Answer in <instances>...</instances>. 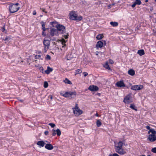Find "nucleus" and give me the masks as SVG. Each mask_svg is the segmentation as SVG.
<instances>
[{"label": "nucleus", "instance_id": "1", "mask_svg": "<svg viewBox=\"0 0 156 156\" xmlns=\"http://www.w3.org/2000/svg\"><path fill=\"white\" fill-rule=\"evenodd\" d=\"M19 5L18 3L15 4H10L9 6V10L10 13H13L17 12L20 8V7L18 6Z\"/></svg>", "mask_w": 156, "mask_h": 156}, {"label": "nucleus", "instance_id": "2", "mask_svg": "<svg viewBox=\"0 0 156 156\" xmlns=\"http://www.w3.org/2000/svg\"><path fill=\"white\" fill-rule=\"evenodd\" d=\"M69 16L70 20H76L77 21L81 20L83 18L82 16H77V14L74 11H72L70 13Z\"/></svg>", "mask_w": 156, "mask_h": 156}, {"label": "nucleus", "instance_id": "3", "mask_svg": "<svg viewBox=\"0 0 156 156\" xmlns=\"http://www.w3.org/2000/svg\"><path fill=\"white\" fill-rule=\"evenodd\" d=\"M73 113L76 115H81L83 113V111L79 109L78 106V105L76 104L74 108H73Z\"/></svg>", "mask_w": 156, "mask_h": 156}, {"label": "nucleus", "instance_id": "4", "mask_svg": "<svg viewBox=\"0 0 156 156\" xmlns=\"http://www.w3.org/2000/svg\"><path fill=\"white\" fill-rule=\"evenodd\" d=\"M57 30L58 33L63 34L66 32L65 27L62 25L58 24L57 26Z\"/></svg>", "mask_w": 156, "mask_h": 156}, {"label": "nucleus", "instance_id": "5", "mask_svg": "<svg viewBox=\"0 0 156 156\" xmlns=\"http://www.w3.org/2000/svg\"><path fill=\"white\" fill-rule=\"evenodd\" d=\"M43 43L44 46V52H46L47 51L49 48L50 44V41L48 40L44 39Z\"/></svg>", "mask_w": 156, "mask_h": 156}, {"label": "nucleus", "instance_id": "6", "mask_svg": "<svg viewBox=\"0 0 156 156\" xmlns=\"http://www.w3.org/2000/svg\"><path fill=\"white\" fill-rule=\"evenodd\" d=\"M143 87V86L142 85H136L132 86L131 87V89L132 90H138L142 89Z\"/></svg>", "mask_w": 156, "mask_h": 156}, {"label": "nucleus", "instance_id": "7", "mask_svg": "<svg viewBox=\"0 0 156 156\" xmlns=\"http://www.w3.org/2000/svg\"><path fill=\"white\" fill-rule=\"evenodd\" d=\"M58 33L57 29L55 28H52L51 30L50 35L51 36H53L55 35H58Z\"/></svg>", "mask_w": 156, "mask_h": 156}, {"label": "nucleus", "instance_id": "8", "mask_svg": "<svg viewBox=\"0 0 156 156\" xmlns=\"http://www.w3.org/2000/svg\"><path fill=\"white\" fill-rule=\"evenodd\" d=\"M148 139L150 142H154L156 140V136L155 135L150 134L148 136Z\"/></svg>", "mask_w": 156, "mask_h": 156}, {"label": "nucleus", "instance_id": "9", "mask_svg": "<svg viewBox=\"0 0 156 156\" xmlns=\"http://www.w3.org/2000/svg\"><path fill=\"white\" fill-rule=\"evenodd\" d=\"M115 151L117 152L121 155H123L126 153V152L123 151L122 148L118 147L115 148Z\"/></svg>", "mask_w": 156, "mask_h": 156}, {"label": "nucleus", "instance_id": "10", "mask_svg": "<svg viewBox=\"0 0 156 156\" xmlns=\"http://www.w3.org/2000/svg\"><path fill=\"white\" fill-rule=\"evenodd\" d=\"M88 89L91 91H97L99 88L96 86L91 85L89 87Z\"/></svg>", "mask_w": 156, "mask_h": 156}, {"label": "nucleus", "instance_id": "11", "mask_svg": "<svg viewBox=\"0 0 156 156\" xmlns=\"http://www.w3.org/2000/svg\"><path fill=\"white\" fill-rule=\"evenodd\" d=\"M130 97L129 95H128L125 98L123 101L125 103L129 104L132 102L130 99Z\"/></svg>", "mask_w": 156, "mask_h": 156}, {"label": "nucleus", "instance_id": "12", "mask_svg": "<svg viewBox=\"0 0 156 156\" xmlns=\"http://www.w3.org/2000/svg\"><path fill=\"white\" fill-rule=\"evenodd\" d=\"M46 144V143H45L43 141H39L37 143V144L40 147H43L45 144Z\"/></svg>", "mask_w": 156, "mask_h": 156}, {"label": "nucleus", "instance_id": "13", "mask_svg": "<svg viewBox=\"0 0 156 156\" xmlns=\"http://www.w3.org/2000/svg\"><path fill=\"white\" fill-rule=\"evenodd\" d=\"M116 85L118 87H125V85L123 81H120L116 83Z\"/></svg>", "mask_w": 156, "mask_h": 156}, {"label": "nucleus", "instance_id": "14", "mask_svg": "<svg viewBox=\"0 0 156 156\" xmlns=\"http://www.w3.org/2000/svg\"><path fill=\"white\" fill-rule=\"evenodd\" d=\"M45 144V148L48 150H51L53 149L54 147L52 144Z\"/></svg>", "mask_w": 156, "mask_h": 156}, {"label": "nucleus", "instance_id": "15", "mask_svg": "<svg viewBox=\"0 0 156 156\" xmlns=\"http://www.w3.org/2000/svg\"><path fill=\"white\" fill-rule=\"evenodd\" d=\"M141 4V1L140 0H135V2L131 5L132 8H134L136 5H140Z\"/></svg>", "mask_w": 156, "mask_h": 156}, {"label": "nucleus", "instance_id": "16", "mask_svg": "<svg viewBox=\"0 0 156 156\" xmlns=\"http://www.w3.org/2000/svg\"><path fill=\"white\" fill-rule=\"evenodd\" d=\"M103 43L102 41H99L97 42L96 44V48H101L103 47Z\"/></svg>", "mask_w": 156, "mask_h": 156}, {"label": "nucleus", "instance_id": "17", "mask_svg": "<svg viewBox=\"0 0 156 156\" xmlns=\"http://www.w3.org/2000/svg\"><path fill=\"white\" fill-rule=\"evenodd\" d=\"M53 70V69L50 67L49 66L47 67V69L45 71V73L47 74H49Z\"/></svg>", "mask_w": 156, "mask_h": 156}, {"label": "nucleus", "instance_id": "18", "mask_svg": "<svg viewBox=\"0 0 156 156\" xmlns=\"http://www.w3.org/2000/svg\"><path fill=\"white\" fill-rule=\"evenodd\" d=\"M40 23L42 25V29L43 31H45L47 29L45 27V23L43 21H41V22Z\"/></svg>", "mask_w": 156, "mask_h": 156}, {"label": "nucleus", "instance_id": "19", "mask_svg": "<svg viewBox=\"0 0 156 156\" xmlns=\"http://www.w3.org/2000/svg\"><path fill=\"white\" fill-rule=\"evenodd\" d=\"M128 73L131 76H133L135 74V72L134 70L130 69L128 71Z\"/></svg>", "mask_w": 156, "mask_h": 156}, {"label": "nucleus", "instance_id": "20", "mask_svg": "<svg viewBox=\"0 0 156 156\" xmlns=\"http://www.w3.org/2000/svg\"><path fill=\"white\" fill-rule=\"evenodd\" d=\"M123 143L122 141H119L118 144V145L115 147V148H118V147L122 148Z\"/></svg>", "mask_w": 156, "mask_h": 156}, {"label": "nucleus", "instance_id": "21", "mask_svg": "<svg viewBox=\"0 0 156 156\" xmlns=\"http://www.w3.org/2000/svg\"><path fill=\"white\" fill-rule=\"evenodd\" d=\"M150 133H151L152 135H155L156 134V132L154 129H151L149 130L148 132V133L149 134Z\"/></svg>", "mask_w": 156, "mask_h": 156}, {"label": "nucleus", "instance_id": "22", "mask_svg": "<svg viewBox=\"0 0 156 156\" xmlns=\"http://www.w3.org/2000/svg\"><path fill=\"white\" fill-rule=\"evenodd\" d=\"M137 53L140 56H142L144 54V50L141 49L138 51Z\"/></svg>", "mask_w": 156, "mask_h": 156}, {"label": "nucleus", "instance_id": "23", "mask_svg": "<svg viewBox=\"0 0 156 156\" xmlns=\"http://www.w3.org/2000/svg\"><path fill=\"white\" fill-rule=\"evenodd\" d=\"M104 67L106 68V69L109 70H111V69L110 68V67L109 65H108V63L107 62H106L105 64L104 65Z\"/></svg>", "mask_w": 156, "mask_h": 156}, {"label": "nucleus", "instance_id": "24", "mask_svg": "<svg viewBox=\"0 0 156 156\" xmlns=\"http://www.w3.org/2000/svg\"><path fill=\"white\" fill-rule=\"evenodd\" d=\"M130 107L132 109L135 110L136 111H137V109L136 107H135V106L133 104H131L130 105Z\"/></svg>", "mask_w": 156, "mask_h": 156}, {"label": "nucleus", "instance_id": "25", "mask_svg": "<svg viewBox=\"0 0 156 156\" xmlns=\"http://www.w3.org/2000/svg\"><path fill=\"white\" fill-rule=\"evenodd\" d=\"M64 82L65 83H67L69 84H72V82L67 78H66L64 80Z\"/></svg>", "mask_w": 156, "mask_h": 156}, {"label": "nucleus", "instance_id": "26", "mask_svg": "<svg viewBox=\"0 0 156 156\" xmlns=\"http://www.w3.org/2000/svg\"><path fill=\"white\" fill-rule=\"evenodd\" d=\"M110 24L113 27H116L118 25V23L116 22H111L110 23Z\"/></svg>", "mask_w": 156, "mask_h": 156}, {"label": "nucleus", "instance_id": "27", "mask_svg": "<svg viewBox=\"0 0 156 156\" xmlns=\"http://www.w3.org/2000/svg\"><path fill=\"white\" fill-rule=\"evenodd\" d=\"M103 37V35L102 34H99L97 36L96 38H97V39L98 40H101L102 38Z\"/></svg>", "mask_w": 156, "mask_h": 156}, {"label": "nucleus", "instance_id": "28", "mask_svg": "<svg viewBox=\"0 0 156 156\" xmlns=\"http://www.w3.org/2000/svg\"><path fill=\"white\" fill-rule=\"evenodd\" d=\"M55 131L56 134H57V135L58 136H60L61 134V132L60 130L59 129H57Z\"/></svg>", "mask_w": 156, "mask_h": 156}, {"label": "nucleus", "instance_id": "29", "mask_svg": "<svg viewBox=\"0 0 156 156\" xmlns=\"http://www.w3.org/2000/svg\"><path fill=\"white\" fill-rule=\"evenodd\" d=\"M97 126L98 127H100L101 125V123L100 120H98L96 122Z\"/></svg>", "mask_w": 156, "mask_h": 156}, {"label": "nucleus", "instance_id": "30", "mask_svg": "<svg viewBox=\"0 0 156 156\" xmlns=\"http://www.w3.org/2000/svg\"><path fill=\"white\" fill-rule=\"evenodd\" d=\"M63 96L65 97H69V92H66L63 95Z\"/></svg>", "mask_w": 156, "mask_h": 156}, {"label": "nucleus", "instance_id": "31", "mask_svg": "<svg viewBox=\"0 0 156 156\" xmlns=\"http://www.w3.org/2000/svg\"><path fill=\"white\" fill-rule=\"evenodd\" d=\"M48 86V83L46 81H45L44 82V88H47Z\"/></svg>", "mask_w": 156, "mask_h": 156}, {"label": "nucleus", "instance_id": "32", "mask_svg": "<svg viewBox=\"0 0 156 156\" xmlns=\"http://www.w3.org/2000/svg\"><path fill=\"white\" fill-rule=\"evenodd\" d=\"M82 71L80 69H79L76 70V74H79L81 73Z\"/></svg>", "mask_w": 156, "mask_h": 156}, {"label": "nucleus", "instance_id": "33", "mask_svg": "<svg viewBox=\"0 0 156 156\" xmlns=\"http://www.w3.org/2000/svg\"><path fill=\"white\" fill-rule=\"evenodd\" d=\"M151 151L155 153H156V147H154L152 148Z\"/></svg>", "mask_w": 156, "mask_h": 156}, {"label": "nucleus", "instance_id": "34", "mask_svg": "<svg viewBox=\"0 0 156 156\" xmlns=\"http://www.w3.org/2000/svg\"><path fill=\"white\" fill-rule=\"evenodd\" d=\"M48 125L51 126L52 128H54L55 126V124L52 123H49Z\"/></svg>", "mask_w": 156, "mask_h": 156}, {"label": "nucleus", "instance_id": "35", "mask_svg": "<svg viewBox=\"0 0 156 156\" xmlns=\"http://www.w3.org/2000/svg\"><path fill=\"white\" fill-rule=\"evenodd\" d=\"M52 135L53 136H55L56 134V131L54 129H53L52 130Z\"/></svg>", "mask_w": 156, "mask_h": 156}, {"label": "nucleus", "instance_id": "36", "mask_svg": "<svg viewBox=\"0 0 156 156\" xmlns=\"http://www.w3.org/2000/svg\"><path fill=\"white\" fill-rule=\"evenodd\" d=\"M108 156H119L117 154L114 153L113 154H110Z\"/></svg>", "mask_w": 156, "mask_h": 156}, {"label": "nucleus", "instance_id": "37", "mask_svg": "<svg viewBox=\"0 0 156 156\" xmlns=\"http://www.w3.org/2000/svg\"><path fill=\"white\" fill-rule=\"evenodd\" d=\"M10 39V38L9 37H6L5 38L4 40V41H9V40Z\"/></svg>", "mask_w": 156, "mask_h": 156}, {"label": "nucleus", "instance_id": "38", "mask_svg": "<svg viewBox=\"0 0 156 156\" xmlns=\"http://www.w3.org/2000/svg\"><path fill=\"white\" fill-rule=\"evenodd\" d=\"M46 59L47 60H50L51 59L50 56L48 55H47L46 57Z\"/></svg>", "mask_w": 156, "mask_h": 156}, {"label": "nucleus", "instance_id": "39", "mask_svg": "<svg viewBox=\"0 0 156 156\" xmlns=\"http://www.w3.org/2000/svg\"><path fill=\"white\" fill-rule=\"evenodd\" d=\"M74 94V95H76V93L75 92H69V96H71L72 95Z\"/></svg>", "mask_w": 156, "mask_h": 156}, {"label": "nucleus", "instance_id": "40", "mask_svg": "<svg viewBox=\"0 0 156 156\" xmlns=\"http://www.w3.org/2000/svg\"><path fill=\"white\" fill-rule=\"evenodd\" d=\"M69 36V34L67 33V34L64 36V37L65 39H67L68 38V36Z\"/></svg>", "mask_w": 156, "mask_h": 156}, {"label": "nucleus", "instance_id": "41", "mask_svg": "<svg viewBox=\"0 0 156 156\" xmlns=\"http://www.w3.org/2000/svg\"><path fill=\"white\" fill-rule=\"evenodd\" d=\"M41 56V55H36L35 56V57L36 59L39 58Z\"/></svg>", "mask_w": 156, "mask_h": 156}, {"label": "nucleus", "instance_id": "42", "mask_svg": "<svg viewBox=\"0 0 156 156\" xmlns=\"http://www.w3.org/2000/svg\"><path fill=\"white\" fill-rule=\"evenodd\" d=\"M44 134L45 135H47L48 134V131H46L44 132Z\"/></svg>", "mask_w": 156, "mask_h": 156}, {"label": "nucleus", "instance_id": "43", "mask_svg": "<svg viewBox=\"0 0 156 156\" xmlns=\"http://www.w3.org/2000/svg\"><path fill=\"white\" fill-rule=\"evenodd\" d=\"M48 98H50L51 100H52V98H53V97H52V95H49L48 96Z\"/></svg>", "mask_w": 156, "mask_h": 156}, {"label": "nucleus", "instance_id": "44", "mask_svg": "<svg viewBox=\"0 0 156 156\" xmlns=\"http://www.w3.org/2000/svg\"><path fill=\"white\" fill-rule=\"evenodd\" d=\"M146 128L148 129H149V130H150V129H150V126H146Z\"/></svg>", "mask_w": 156, "mask_h": 156}, {"label": "nucleus", "instance_id": "45", "mask_svg": "<svg viewBox=\"0 0 156 156\" xmlns=\"http://www.w3.org/2000/svg\"><path fill=\"white\" fill-rule=\"evenodd\" d=\"M83 73L84 74V76H86L88 75V73L87 72H84Z\"/></svg>", "mask_w": 156, "mask_h": 156}, {"label": "nucleus", "instance_id": "46", "mask_svg": "<svg viewBox=\"0 0 156 156\" xmlns=\"http://www.w3.org/2000/svg\"><path fill=\"white\" fill-rule=\"evenodd\" d=\"M62 47L63 48L66 46V44H64L63 42H62Z\"/></svg>", "mask_w": 156, "mask_h": 156}, {"label": "nucleus", "instance_id": "47", "mask_svg": "<svg viewBox=\"0 0 156 156\" xmlns=\"http://www.w3.org/2000/svg\"><path fill=\"white\" fill-rule=\"evenodd\" d=\"M36 11H35V10L33 12V14L34 15H36Z\"/></svg>", "mask_w": 156, "mask_h": 156}, {"label": "nucleus", "instance_id": "48", "mask_svg": "<svg viewBox=\"0 0 156 156\" xmlns=\"http://www.w3.org/2000/svg\"><path fill=\"white\" fill-rule=\"evenodd\" d=\"M109 61H110V62L112 64L113 63V62L112 60H110Z\"/></svg>", "mask_w": 156, "mask_h": 156}, {"label": "nucleus", "instance_id": "49", "mask_svg": "<svg viewBox=\"0 0 156 156\" xmlns=\"http://www.w3.org/2000/svg\"><path fill=\"white\" fill-rule=\"evenodd\" d=\"M40 70H44L43 68L42 67H40Z\"/></svg>", "mask_w": 156, "mask_h": 156}, {"label": "nucleus", "instance_id": "50", "mask_svg": "<svg viewBox=\"0 0 156 156\" xmlns=\"http://www.w3.org/2000/svg\"><path fill=\"white\" fill-rule=\"evenodd\" d=\"M41 9L42 11H43V12H45V9H43V8H41Z\"/></svg>", "mask_w": 156, "mask_h": 156}, {"label": "nucleus", "instance_id": "51", "mask_svg": "<svg viewBox=\"0 0 156 156\" xmlns=\"http://www.w3.org/2000/svg\"><path fill=\"white\" fill-rule=\"evenodd\" d=\"M44 31H43V32H42V35H43L44 36H45V35H44Z\"/></svg>", "mask_w": 156, "mask_h": 156}, {"label": "nucleus", "instance_id": "52", "mask_svg": "<svg viewBox=\"0 0 156 156\" xmlns=\"http://www.w3.org/2000/svg\"><path fill=\"white\" fill-rule=\"evenodd\" d=\"M56 40V39L55 38H53L52 39L53 41H55Z\"/></svg>", "mask_w": 156, "mask_h": 156}, {"label": "nucleus", "instance_id": "53", "mask_svg": "<svg viewBox=\"0 0 156 156\" xmlns=\"http://www.w3.org/2000/svg\"><path fill=\"white\" fill-rule=\"evenodd\" d=\"M97 95H98L99 96H100V95H101V94L100 93H97Z\"/></svg>", "mask_w": 156, "mask_h": 156}, {"label": "nucleus", "instance_id": "54", "mask_svg": "<svg viewBox=\"0 0 156 156\" xmlns=\"http://www.w3.org/2000/svg\"><path fill=\"white\" fill-rule=\"evenodd\" d=\"M95 115H96V116H98V115H98V113H97L96 114H95Z\"/></svg>", "mask_w": 156, "mask_h": 156}, {"label": "nucleus", "instance_id": "55", "mask_svg": "<svg viewBox=\"0 0 156 156\" xmlns=\"http://www.w3.org/2000/svg\"><path fill=\"white\" fill-rule=\"evenodd\" d=\"M2 32H3L4 31V30H5V29L4 28H2Z\"/></svg>", "mask_w": 156, "mask_h": 156}, {"label": "nucleus", "instance_id": "56", "mask_svg": "<svg viewBox=\"0 0 156 156\" xmlns=\"http://www.w3.org/2000/svg\"><path fill=\"white\" fill-rule=\"evenodd\" d=\"M111 5H109L108 6V8H109V9H110V8H111Z\"/></svg>", "mask_w": 156, "mask_h": 156}, {"label": "nucleus", "instance_id": "57", "mask_svg": "<svg viewBox=\"0 0 156 156\" xmlns=\"http://www.w3.org/2000/svg\"><path fill=\"white\" fill-rule=\"evenodd\" d=\"M44 142H45V143H48V141H46V140H45L44 141Z\"/></svg>", "mask_w": 156, "mask_h": 156}, {"label": "nucleus", "instance_id": "58", "mask_svg": "<svg viewBox=\"0 0 156 156\" xmlns=\"http://www.w3.org/2000/svg\"><path fill=\"white\" fill-rule=\"evenodd\" d=\"M20 102H23V100H20Z\"/></svg>", "mask_w": 156, "mask_h": 156}, {"label": "nucleus", "instance_id": "59", "mask_svg": "<svg viewBox=\"0 0 156 156\" xmlns=\"http://www.w3.org/2000/svg\"><path fill=\"white\" fill-rule=\"evenodd\" d=\"M148 1V0H145V2H147Z\"/></svg>", "mask_w": 156, "mask_h": 156}, {"label": "nucleus", "instance_id": "60", "mask_svg": "<svg viewBox=\"0 0 156 156\" xmlns=\"http://www.w3.org/2000/svg\"><path fill=\"white\" fill-rule=\"evenodd\" d=\"M54 23V22H51V24H53V23Z\"/></svg>", "mask_w": 156, "mask_h": 156}, {"label": "nucleus", "instance_id": "61", "mask_svg": "<svg viewBox=\"0 0 156 156\" xmlns=\"http://www.w3.org/2000/svg\"><path fill=\"white\" fill-rule=\"evenodd\" d=\"M114 5V4H112L111 5Z\"/></svg>", "mask_w": 156, "mask_h": 156}, {"label": "nucleus", "instance_id": "62", "mask_svg": "<svg viewBox=\"0 0 156 156\" xmlns=\"http://www.w3.org/2000/svg\"><path fill=\"white\" fill-rule=\"evenodd\" d=\"M45 12L46 13H47V12L46 11H45V12Z\"/></svg>", "mask_w": 156, "mask_h": 156}, {"label": "nucleus", "instance_id": "63", "mask_svg": "<svg viewBox=\"0 0 156 156\" xmlns=\"http://www.w3.org/2000/svg\"><path fill=\"white\" fill-rule=\"evenodd\" d=\"M40 17H42V15H40Z\"/></svg>", "mask_w": 156, "mask_h": 156}, {"label": "nucleus", "instance_id": "64", "mask_svg": "<svg viewBox=\"0 0 156 156\" xmlns=\"http://www.w3.org/2000/svg\"><path fill=\"white\" fill-rule=\"evenodd\" d=\"M147 156H151L150 155H147Z\"/></svg>", "mask_w": 156, "mask_h": 156}]
</instances>
